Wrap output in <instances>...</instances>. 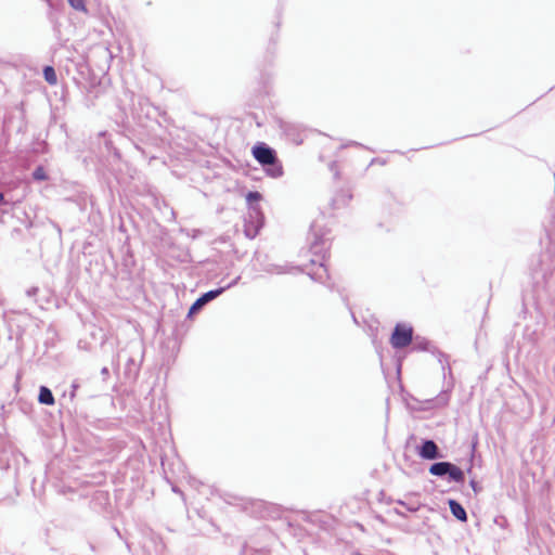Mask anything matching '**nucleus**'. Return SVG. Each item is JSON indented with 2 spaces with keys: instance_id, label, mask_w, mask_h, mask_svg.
<instances>
[{
  "instance_id": "obj_11",
  "label": "nucleus",
  "mask_w": 555,
  "mask_h": 555,
  "mask_svg": "<svg viewBox=\"0 0 555 555\" xmlns=\"http://www.w3.org/2000/svg\"><path fill=\"white\" fill-rule=\"evenodd\" d=\"M34 179L38 181H43L48 179L47 172L43 167H37L33 173Z\"/></svg>"
},
{
  "instance_id": "obj_5",
  "label": "nucleus",
  "mask_w": 555,
  "mask_h": 555,
  "mask_svg": "<svg viewBox=\"0 0 555 555\" xmlns=\"http://www.w3.org/2000/svg\"><path fill=\"white\" fill-rule=\"evenodd\" d=\"M449 469H450L449 462H438V463L433 464L429 467V473L435 476H442V475H446Z\"/></svg>"
},
{
  "instance_id": "obj_8",
  "label": "nucleus",
  "mask_w": 555,
  "mask_h": 555,
  "mask_svg": "<svg viewBox=\"0 0 555 555\" xmlns=\"http://www.w3.org/2000/svg\"><path fill=\"white\" fill-rule=\"evenodd\" d=\"M43 77L50 86H55L57 83V76L52 66H46L43 68Z\"/></svg>"
},
{
  "instance_id": "obj_10",
  "label": "nucleus",
  "mask_w": 555,
  "mask_h": 555,
  "mask_svg": "<svg viewBox=\"0 0 555 555\" xmlns=\"http://www.w3.org/2000/svg\"><path fill=\"white\" fill-rule=\"evenodd\" d=\"M223 291H224V288H218V289H215V291H209V292L205 293L203 296H201V298L204 300L205 304H207L208 301L215 299L220 294H222Z\"/></svg>"
},
{
  "instance_id": "obj_6",
  "label": "nucleus",
  "mask_w": 555,
  "mask_h": 555,
  "mask_svg": "<svg viewBox=\"0 0 555 555\" xmlns=\"http://www.w3.org/2000/svg\"><path fill=\"white\" fill-rule=\"evenodd\" d=\"M447 474L449 475V477L452 480H454L456 482H463L465 479L463 470L460 467H457L456 465L451 464V463H450V469L447 472Z\"/></svg>"
},
{
  "instance_id": "obj_13",
  "label": "nucleus",
  "mask_w": 555,
  "mask_h": 555,
  "mask_svg": "<svg viewBox=\"0 0 555 555\" xmlns=\"http://www.w3.org/2000/svg\"><path fill=\"white\" fill-rule=\"evenodd\" d=\"M261 198L260 193L258 192H249L246 196L248 202L259 201Z\"/></svg>"
},
{
  "instance_id": "obj_2",
  "label": "nucleus",
  "mask_w": 555,
  "mask_h": 555,
  "mask_svg": "<svg viewBox=\"0 0 555 555\" xmlns=\"http://www.w3.org/2000/svg\"><path fill=\"white\" fill-rule=\"evenodd\" d=\"M413 328L406 324H397L390 337V344L395 349H401L412 343Z\"/></svg>"
},
{
  "instance_id": "obj_7",
  "label": "nucleus",
  "mask_w": 555,
  "mask_h": 555,
  "mask_svg": "<svg viewBox=\"0 0 555 555\" xmlns=\"http://www.w3.org/2000/svg\"><path fill=\"white\" fill-rule=\"evenodd\" d=\"M39 401L43 404L52 405L54 404V397L50 389L47 387H41L39 392Z\"/></svg>"
},
{
  "instance_id": "obj_4",
  "label": "nucleus",
  "mask_w": 555,
  "mask_h": 555,
  "mask_svg": "<svg viewBox=\"0 0 555 555\" xmlns=\"http://www.w3.org/2000/svg\"><path fill=\"white\" fill-rule=\"evenodd\" d=\"M449 506H450L451 513L453 514V516L456 519H459L461 521H466L467 520V514H466L464 507L460 503H457L454 500H450L449 501Z\"/></svg>"
},
{
  "instance_id": "obj_1",
  "label": "nucleus",
  "mask_w": 555,
  "mask_h": 555,
  "mask_svg": "<svg viewBox=\"0 0 555 555\" xmlns=\"http://www.w3.org/2000/svg\"><path fill=\"white\" fill-rule=\"evenodd\" d=\"M251 154L262 167H266V173L269 177L280 178L283 176L284 168L282 163L278 159L275 151L266 143L256 144L251 150Z\"/></svg>"
},
{
  "instance_id": "obj_12",
  "label": "nucleus",
  "mask_w": 555,
  "mask_h": 555,
  "mask_svg": "<svg viewBox=\"0 0 555 555\" xmlns=\"http://www.w3.org/2000/svg\"><path fill=\"white\" fill-rule=\"evenodd\" d=\"M205 305L204 300L199 297L190 308L189 313L192 314L199 310Z\"/></svg>"
},
{
  "instance_id": "obj_3",
  "label": "nucleus",
  "mask_w": 555,
  "mask_h": 555,
  "mask_svg": "<svg viewBox=\"0 0 555 555\" xmlns=\"http://www.w3.org/2000/svg\"><path fill=\"white\" fill-rule=\"evenodd\" d=\"M418 455L426 460H435L441 455L438 452V447L433 440H426L418 450Z\"/></svg>"
},
{
  "instance_id": "obj_9",
  "label": "nucleus",
  "mask_w": 555,
  "mask_h": 555,
  "mask_svg": "<svg viewBox=\"0 0 555 555\" xmlns=\"http://www.w3.org/2000/svg\"><path fill=\"white\" fill-rule=\"evenodd\" d=\"M67 1L74 10L87 13L88 10H87L85 0H67Z\"/></svg>"
},
{
  "instance_id": "obj_14",
  "label": "nucleus",
  "mask_w": 555,
  "mask_h": 555,
  "mask_svg": "<svg viewBox=\"0 0 555 555\" xmlns=\"http://www.w3.org/2000/svg\"><path fill=\"white\" fill-rule=\"evenodd\" d=\"M4 201V195L3 193L0 192V203H2Z\"/></svg>"
}]
</instances>
